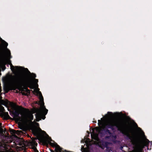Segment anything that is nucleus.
Listing matches in <instances>:
<instances>
[{
    "label": "nucleus",
    "instance_id": "nucleus-1",
    "mask_svg": "<svg viewBox=\"0 0 152 152\" xmlns=\"http://www.w3.org/2000/svg\"><path fill=\"white\" fill-rule=\"evenodd\" d=\"M98 121L100 128L96 127L90 131L91 132V137L95 141H91L89 139L86 138L83 140L82 142H84L86 144L85 147V146H82V150H84L83 152H88L89 146L92 144L97 145L102 149L104 148L105 144L99 140L98 134L101 133V131H103V129L106 127L111 128L115 126L123 134L128 136L129 135L130 129L129 126L121 119H115L112 118L111 112L108 113L107 115H106L101 120H98Z\"/></svg>",
    "mask_w": 152,
    "mask_h": 152
},
{
    "label": "nucleus",
    "instance_id": "nucleus-2",
    "mask_svg": "<svg viewBox=\"0 0 152 152\" xmlns=\"http://www.w3.org/2000/svg\"><path fill=\"white\" fill-rule=\"evenodd\" d=\"M38 82V80L34 79L33 80V82L35 83L34 86V89L33 91V93L39 96V104L40 105V107L37 108L36 110V121H39L41 118L44 119L45 115L47 114L48 110L47 109L44 105L43 97L41 93L39 91V89L38 88V85L37 83Z\"/></svg>",
    "mask_w": 152,
    "mask_h": 152
},
{
    "label": "nucleus",
    "instance_id": "nucleus-3",
    "mask_svg": "<svg viewBox=\"0 0 152 152\" xmlns=\"http://www.w3.org/2000/svg\"><path fill=\"white\" fill-rule=\"evenodd\" d=\"M25 70L26 72L30 73V74L28 76L21 74H19L16 76V81L19 85L27 86L30 88H32L33 87L32 86L33 80L36 77V75L30 73L27 69Z\"/></svg>",
    "mask_w": 152,
    "mask_h": 152
},
{
    "label": "nucleus",
    "instance_id": "nucleus-4",
    "mask_svg": "<svg viewBox=\"0 0 152 152\" xmlns=\"http://www.w3.org/2000/svg\"><path fill=\"white\" fill-rule=\"evenodd\" d=\"M33 116L32 114L31 113H27L23 116L22 118L25 123L26 124H31L35 126H37L39 125L38 123L32 122L31 121L33 119Z\"/></svg>",
    "mask_w": 152,
    "mask_h": 152
},
{
    "label": "nucleus",
    "instance_id": "nucleus-5",
    "mask_svg": "<svg viewBox=\"0 0 152 152\" xmlns=\"http://www.w3.org/2000/svg\"><path fill=\"white\" fill-rule=\"evenodd\" d=\"M11 70L15 72H20L23 70V68L20 66H14L12 65H11Z\"/></svg>",
    "mask_w": 152,
    "mask_h": 152
},
{
    "label": "nucleus",
    "instance_id": "nucleus-6",
    "mask_svg": "<svg viewBox=\"0 0 152 152\" xmlns=\"http://www.w3.org/2000/svg\"><path fill=\"white\" fill-rule=\"evenodd\" d=\"M21 93L24 95H27L30 93L29 91L27 88H23L21 89Z\"/></svg>",
    "mask_w": 152,
    "mask_h": 152
},
{
    "label": "nucleus",
    "instance_id": "nucleus-7",
    "mask_svg": "<svg viewBox=\"0 0 152 152\" xmlns=\"http://www.w3.org/2000/svg\"><path fill=\"white\" fill-rule=\"evenodd\" d=\"M31 145L32 146V149L34 150L35 152H38L37 150L36 147L37 146V144L35 141H33L31 142Z\"/></svg>",
    "mask_w": 152,
    "mask_h": 152
},
{
    "label": "nucleus",
    "instance_id": "nucleus-8",
    "mask_svg": "<svg viewBox=\"0 0 152 152\" xmlns=\"http://www.w3.org/2000/svg\"><path fill=\"white\" fill-rule=\"evenodd\" d=\"M5 52L6 53V54L8 58H10L9 56H10V53L9 50L6 48Z\"/></svg>",
    "mask_w": 152,
    "mask_h": 152
},
{
    "label": "nucleus",
    "instance_id": "nucleus-9",
    "mask_svg": "<svg viewBox=\"0 0 152 152\" xmlns=\"http://www.w3.org/2000/svg\"><path fill=\"white\" fill-rule=\"evenodd\" d=\"M138 131L140 132V133L141 135V136L142 137V138H144V132L141 130V129L140 128H138Z\"/></svg>",
    "mask_w": 152,
    "mask_h": 152
},
{
    "label": "nucleus",
    "instance_id": "nucleus-10",
    "mask_svg": "<svg viewBox=\"0 0 152 152\" xmlns=\"http://www.w3.org/2000/svg\"><path fill=\"white\" fill-rule=\"evenodd\" d=\"M1 42L2 44L5 47H6L8 45V44L7 42L1 40Z\"/></svg>",
    "mask_w": 152,
    "mask_h": 152
},
{
    "label": "nucleus",
    "instance_id": "nucleus-11",
    "mask_svg": "<svg viewBox=\"0 0 152 152\" xmlns=\"http://www.w3.org/2000/svg\"><path fill=\"white\" fill-rule=\"evenodd\" d=\"M6 145L7 144H5L4 142H3L2 141H0V146H2L3 147H4V148H6Z\"/></svg>",
    "mask_w": 152,
    "mask_h": 152
},
{
    "label": "nucleus",
    "instance_id": "nucleus-12",
    "mask_svg": "<svg viewBox=\"0 0 152 152\" xmlns=\"http://www.w3.org/2000/svg\"><path fill=\"white\" fill-rule=\"evenodd\" d=\"M12 132L16 134H20V132H21V131H16L14 130H12Z\"/></svg>",
    "mask_w": 152,
    "mask_h": 152
},
{
    "label": "nucleus",
    "instance_id": "nucleus-13",
    "mask_svg": "<svg viewBox=\"0 0 152 152\" xmlns=\"http://www.w3.org/2000/svg\"><path fill=\"white\" fill-rule=\"evenodd\" d=\"M4 107L1 105H0V111L2 112H3L4 111Z\"/></svg>",
    "mask_w": 152,
    "mask_h": 152
},
{
    "label": "nucleus",
    "instance_id": "nucleus-14",
    "mask_svg": "<svg viewBox=\"0 0 152 152\" xmlns=\"http://www.w3.org/2000/svg\"><path fill=\"white\" fill-rule=\"evenodd\" d=\"M19 139L21 141H23V140H22V139Z\"/></svg>",
    "mask_w": 152,
    "mask_h": 152
},
{
    "label": "nucleus",
    "instance_id": "nucleus-15",
    "mask_svg": "<svg viewBox=\"0 0 152 152\" xmlns=\"http://www.w3.org/2000/svg\"><path fill=\"white\" fill-rule=\"evenodd\" d=\"M23 144H24V142H22Z\"/></svg>",
    "mask_w": 152,
    "mask_h": 152
}]
</instances>
